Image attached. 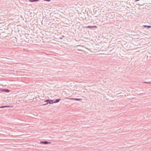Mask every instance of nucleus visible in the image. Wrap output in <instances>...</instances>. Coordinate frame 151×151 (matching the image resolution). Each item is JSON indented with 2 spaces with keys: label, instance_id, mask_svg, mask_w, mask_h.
<instances>
[{
  "label": "nucleus",
  "instance_id": "1",
  "mask_svg": "<svg viewBox=\"0 0 151 151\" xmlns=\"http://www.w3.org/2000/svg\"><path fill=\"white\" fill-rule=\"evenodd\" d=\"M40 144H44L47 145V144H51V142L47 141H40Z\"/></svg>",
  "mask_w": 151,
  "mask_h": 151
},
{
  "label": "nucleus",
  "instance_id": "2",
  "mask_svg": "<svg viewBox=\"0 0 151 151\" xmlns=\"http://www.w3.org/2000/svg\"><path fill=\"white\" fill-rule=\"evenodd\" d=\"M49 101V99H48L46 100H45L44 101V102H47V103L45 104H42V106H45V105H47L48 104Z\"/></svg>",
  "mask_w": 151,
  "mask_h": 151
},
{
  "label": "nucleus",
  "instance_id": "3",
  "mask_svg": "<svg viewBox=\"0 0 151 151\" xmlns=\"http://www.w3.org/2000/svg\"><path fill=\"white\" fill-rule=\"evenodd\" d=\"M61 100L60 99H57L55 100V101H54V103H57L59 102L60 100Z\"/></svg>",
  "mask_w": 151,
  "mask_h": 151
},
{
  "label": "nucleus",
  "instance_id": "4",
  "mask_svg": "<svg viewBox=\"0 0 151 151\" xmlns=\"http://www.w3.org/2000/svg\"><path fill=\"white\" fill-rule=\"evenodd\" d=\"M53 101V100L49 99V101L48 102V104H51L54 103Z\"/></svg>",
  "mask_w": 151,
  "mask_h": 151
},
{
  "label": "nucleus",
  "instance_id": "5",
  "mask_svg": "<svg viewBox=\"0 0 151 151\" xmlns=\"http://www.w3.org/2000/svg\"><path fill=\"white\" fill-rule=\"evenodd\" d=\"M10 106H0V108H6V107H9Z\"/></svg>",
  "mask_w": 151,
  "mask_h": 151
},
{
  "label": "nucleus",
  "instance_id": "6",
  "mask_svg": "<svg viewBox=\"0 0 151 151\" xmlns=\"http://www.w3.org/2000/svg\"><path fill=\"white\" fill-rule=\"evenodd\" d=\"M39 1V0H29V1L31 2Z\"/></svg>",
  "mask_w": 151,
  "mask_h": 151
},
{
  "label": "nucleus",
  "instance_id": "7",
  "mask_svg": "<svg viewBox=\"0 0 151 151\" xmlns=\"http://www.w3.org/2000/svg\"><path fill=\"white\" fill-rule=\"evenodd\" d=\"M86 28H88L92 29L93 28V26H88Z\"/></svg>",
  "mask_w": 151,
  "mask_h": 151
},
{
  "label": "nucleus",
  "instance_id": "8",
  "mask_svg": "<svg viewBox=\"0 0 151 151\" xmlns=\"http://www.w3.org/2000/svg\"><path fill=\"white\" fill-rule=\"evenodd\" d=\"M10 91L7 89H5V92H6V93H8Z\"/></svg>",
  "mask_w": 151,
  "mask_h": 151
},
{
  "label": "nucleus",
  "instance_id": "9",
  "mask_svg": "<svg viewBox=\"0 0 151 151\" xmlns=\"http://www.w3.org/2000/svg\"><path fill=\"white\" fill-rule=\"evenodd\" d=\"M75 100L76 101H80L82 100L81 99H78V98H76L75 99Z\"/></svg>",
  "mask_w": 151,
  "mask_h": 151
},
{
  "label": "nucleus",
  "instance_id": "10",
  "mask_svg": "<svg viewBox=\"0 0 151 151\" xmlns=\"http://www.w3.org/2000/svg\"><path fill=\"white\" fill-rule=\"evenodd\" d=\"M5 89L0 88V91H1L5 92Z\"/></svg>",
  "mask_w": 151,
  "mask_h": 151
},
{
  "label": "nucleus",
  "instance_id": "11",
  "mask_svg": "<svg viewBox=\"0 0 151 151\" xmlns=\"http://www.w3.org/2000/svg\"><path fill=\"white\" fill-rule=\"evenodd\" d=\"M144 27H147L148 28L151 27V26H150L144 25Z\"/></svg>",
  "mask_w": 151,
  "mask_h": 151
},
{
  "label": "nucleus",
  "instance_id": "12",
  "mask_svg": "<svg viewBox=\"0 0 151 151\" xmlns=\"http://www.w3.org/2000/svg\"><path fill=\"white\" fill-rule=\"evenodd\" d=\"M93 28H97V27L96 26H93Z\"/></svg>",
  "mask_w": 151,
  "mask_h": 151
},
{
  "label": "nucleus",
  "instance_id": "13",
  "mask_svg": "<svg viewBox=\"0 0 151 151\" xmlns=\"http://www.w3.org/2000/svg\"><path fill=\"white\" fill-rule=\"evenodd\" d=\"M44 1H50V0H44Z\"/></svg>",
  "mask_w": 151,
  "mask_h": 151
},
{
  "label": "nucleus",
  "instance_id": "14",
  "mask_svg": "<svg viewBox=\"0 0 151 151\" xmlns=\"http://www.w3.org/2000/svg\"><path fill=\"white\" fill-rule=\"evenodd\" d=\"M60 39H62V38L61 37H60Z\"/></svg>",
  "mask_w": 151,
  "mask_h": 151
},
{
  "label": "nucleus",
  "instance_id": "15",
  "mask_svg": "<svg viewBox=\"0 0 151 151\" xmlns=\"http://www.w3.org/2000/svg\"><path fill=\"white\" fill-rule=\"evenodd\" d=\"M139 0H136V1H139Z\"/></svg>",
  "mask_w": 151,
  "mask_h": 151
},
{
  "label": "nucleus",
  "instance_id": "16",
  "mask_svg": "<svg viewBox=\"0 0 151 151\" xmlns=\"http://www.w3.org/2000/svg\"><path fill=\"white\" fill-rule=\"evenodd\" d=\"M63 37H64V36H63Z\"/></svg>",
  "mask_w": 151,
  "mask_h": 151
}]
</instances>
